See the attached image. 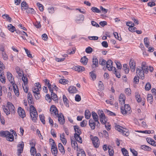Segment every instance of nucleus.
Here are the masks:
<instances>
[{"mask_svg":"<svg viewBox=\"0 0 156 156\" xmlns=\"http://www.w3.org/2000/svg\"><path fill=\"white\" fill-rule=\"evenodd\" d=\"M77 156H86L85 152L84 151H81L77 154Z\"/></svg>","mask_w":156,"mask_h":156,"instance_id":"nucleus-64","label":"nucleus"},{"mask_svg":"<svg viewBox=\"0 0 156 156\" xmlns=\"http://www.w3.org/2000/svg\"><path fill=\"white\" fill-rule=\"evenodd\" d=\"M87 121L86 120H84L80 122V126L82 127H85L86 126L87 124Z\"/></svg>","mask_w":156,"mask_h":156,"instance_id":"nucleus-63","label":"nucleus"},{"mask_svg":"<svg viewBox=\"0 0 156 156\" xmlns=\"http://www.w3.org/2000/svg\"><path fill=\"white\" fill-rule=\"evenodd\" d=\"M74 137L76 140H77L79 143H82V138L80 136V135H74Z\"/></svg>","mask_w":156,"mask_h":156,"instance_id":"nucleus-37","label":"nucleus"},{"mask_svg":"<svg viewBox=\"0 0 156 156\" xmlns=\"http://www.w3.org/2000/svg\"><path fill=\"white\" fill-rule=\"evenodd\" d=\"M24 146V143L22 142L20 144H19L17 146V151L18 154V156H20V154L23 151Z\"/></svg>","mask_w":156,"mask_h":156,"instance_id":"nucleus-8","label":"nucleus"},{"mask_svg":"<svg viewBox=\"0 0 156 156\" xmlns=\"http://www.w3.org/2000/svg\"><path fill=\"white\" fill-rule=\"evenodd\" d=\"M3 111L7 115H8L10 114H14L15 113V109L13 105L10 102H8L7 106H4L2 107Z\"/></svg>","mask_w":156,"mask_h":156,"instance_id":"nucleus-1","label":"nucleus"},{"mask_svg":"<svg viewBox=\"0 0 156 156\" xmlns=\"http://www.w3.org/2000/svg\"><path fill=\"white\" fill-rule=\"evenodd\" d=\"M22 80L23 82L24 85L26 86L28 83V78L26 76H23L22 77Z\"/></svg>","mask_w":156,"mask_h":156,"instance_id":"nucleus-52","label":"nucleus"},{"mask_svg":"<svg viewBox=\"0 0 156 156\" xmlns=\"http://www.w3.org/2000/svg\"><path fill=\"white\" fill-rule=\"evenodd\" d=\"M65 134L64 133L60 134V139L64 145L66 144L67 142L65 138Z\"/></svg>","mask_w":156,"mask_h":156,"instance_id":"nucleus-24","label":"nucleus"},{"mask_svg":"<svg viewBox=\"0 0 156 156\" xmlns=\"http://www.w3.org/2000/svg\"><path fill=\"white\" fill-rule=\"evenodd\" d=\"M58 148L59 150L62 152L63 153H65V150L63 146L61 143L58 144Z\"/></svg>","mask_w":156,"mask_h":156,"instance_id":"nucleus-38","label":"nucleus"},{"mask_svg":"<svg viewBox=\"0 0 156 156\" xmlns=\"http://www.w3.org/2000/svg\"><path fill=\"white\" fill-rule=\"evenodd\" d=\"M108 148L109 155L110 156H113L114 152L112 149V147L111 146H109L108 147Z\"/></svg>","mask_w":156,"mask_h":156,"instance_id":"nucleus-35","label":"nucleus"},{"mask_svg":"<svg viewBox=\"0 0 156 156\" xmlns=\"http://www.w3.org/2000/svg\"><path fill=\"white\" fill-rule=\"evenodd\" d=\"M121 151L124 156H129L128 152L125 148H122Z\"/></svg>","mask_w":156,"mask_h":156,"instance_id":"nucleus-50","label":"nucleus"},{"mask_svg":"<svg viewBox=\"0 0 156 156\" xmlns=\"http://www.w3.org/2000/svg\"><path fill=\"white\" fill-rule=\"evenodd\" d=\"M104 111L105 113L107 114L108 115L111 116H115L116 115L115 114L114 112H113L110 111L108 110L107 109H105Z\"/></svg>","mask_w":156,"mask_h":156,"instance_id":"nucleus-42","label":"nucleus"},{"mask_svg":"<svg viewBox=\"0 0 156 156\" xmlns=\"http://www.w3.org/2000/svg\"><path fill=\"white\" fill-rule=\"evenodd\" d=\"M92 115L94 121L97 122V126L98 127L100 125V123L98 121V117L97 114L94 112H92Z\"/></svg>","mask_w":156,"mask_h":156,"instance_id":"nucleus-9","label":"nucleus"},{"mask_svg":"<svg viewBox=\"0 0 156 156\" xmlns=\"http://www.w3.org/2000/svg\"><path fill=\"white\" fill-rule=\"evenodd\" d=\"M90 76L91 78L92 79V80H94L96 79V75L94 73L93 71L90 72Z\"/></svg>","mask_w":156,"mask_h":156,"instance_id":"nucleus-54","label":"nucleus"},{"mask_svg":"<svg viewBox=\"0 0 156 156\" xmlns=\"http://www.w3.org/2000/svg\"><path fill=\"white\" fill-rule=\"evenodd\" d=\"M93 51L92 48L90 47H88L86 49V52L87 53H90Z\"/></svg>","mask_w":156,"mask_h":156,"instance_id":"nucleus-61","label":"nucleus"},{"mask_svg":"<svg viewBox=\"0 0 156 156\" xmlns=\"http://www.w3.org/2000/svg\"><path fill=\"white\" fill-rule=\"evenodd\" d=\"M125 100V97L124 94H121L119 98V103L121 105H124Z\"/></svg>","mask_w":156,"mask_h":156,"instance_id":"nucleus-16","label":"nucleus"},{"mask_svg":"<svg viewBox=\"0 0 156 156\" xmlns=\"http://www.w3.org/2000/svg\"><path fill=\"white\" fill-rule=\"evenodd\" d=\"M89 125L92 130H94L95 128L96 125L97 126V122L92 119H90L89 122Z\"/></svg>","mask_w":156,"mask_h":156,"instance_id":"nucleus-14","label":"nucleus"},{"mask_svg":"<svg viewBox=\"0 0 156 156\" xmlns=\"http://www.w3.org/2000/svg\"><path fill=\"white\" fill-rule=\"evenodd\" d=\"M44 82L45 83V84L47 85V86L48 87V88L49 89L50 91H52V90H51V85L49 82V80L47 79H45V80H44Z\"/></svg>","mask_w":156,"mask_h":156,"instance_id":"nucleus-43","label":"nucleus"},{"mask_svg":"<svg viewBox=\"0 0 156 156\" xmlns=\"http://www.w3.org/2000/svg\"><path fill=\"white\" fill-rule=\"evenodd\" d=\"M74 128L75 132L74 135H80L81 133V129H79V127L77 126H74Z\"/></svg>","mask_w":156,"mask_h":156,"instance_id":"nucleus-22","label":"nucleus"},{"mask_svg":"<svg viewBox=\"0 0 156 156\" xmlns=\"http://www.w3.org/2000/svg\"><path fill=\"white\" fill-rule=\"evenodd\" d=\"M84 16L82 14L79 15L76 20V21H83L84 20Z\"/></svg>","mask_w":156,"mask_h":156,"instance_id":"nucleus-46","label":"nucleus"},{"mask_svg":"<svg viewBox=\"0 0 156 156\" xmlns=\"http://www.w3.org/2000/svg\"><path fill=\"white\" fill-rule=\"evenodd\" d=\"M91 10L93 12L96 13H99L101 12V10L98 8L95 7H93L91 8Z\"/></svg>","mask_w":156,"mask_h":156,"instance_id":"nucleus-53","label":"nucleus"},{"mask_svg":"<svg viewBox=\"0 0 156 156\" xmlns=\"http://www.w3.org/2000/svg\"><path fill=\"white\" fill-rule=\"evenodd\" d=\"M141 68L144 70L145 73H148V66L146 62H142Z\"/></svg>","mask_w":156,"mask_h":156,"instance_id":"nucleus-18","label":"nucleus"},{"mask_svg":"<svg viewBox=\"0 0 156 156\" xmlns=\"http://www.w3.org/2000/svg\"><path fill=\"white\" fill-rule=\"evenodd\" d=\"M7 78L9 81L11 83H13L14 78L12 77V74L9 72H8L7 73Z\"/></svg>","mask_w":156,"mask_h":156,"instance_id":"nucleus-21","label":"nucleus"},{"mask_svg":"<svg viewBox=\"0 0 156 156\" xmlns=\"http://www.w3.org/2000/svg\"><path fill=\"white\" fill-rule=\"evenodd\" d=\"M12 86L13 91L15 95L17 96H19V93L17 86L16 85L15 83H13Z\"/></svg>","mask_w":156,"mask_h":156,"instance_id":"nucleus-19","label":"nucleus"},{"mask_svg":"<svg viewBox=\"0 0 156 156\" xmlns=\"http://www.w3.org/2000/svg\"><path fill=\"white\" fill-rule=\"evenodd\" d=\"M18 113L19 115L22 118H24L26 116L25 112L24 110L20 107L18 108Z\"/></svg>","mask_w":156,"mask_h":156,"instance_id":"nucleus-10","label":"nucleus"},{"mask_svg":"<svg viewBox=\"0 0 156 156\" xmlns=\"http://www.w3.org/2000/svg\"><path fill=\"white\" fill-rule=\"evenodd\" d=\"M30 152L32 156H35L36 154V149L34 147H32L30 149Z\"/></svg>","mask_w":156,"mask_h":156,"instance_id":"nucleus-32","label":"nucleus"},{"mask_svg":"<svg viewBox=\"0 0 156 156\" xmlns=\"http://www.w3.org/2000/svg\"><path fill=\"white\" fill-rule=\"evenodd\" d=\"M134 23H133L131 24L130 25V27H129V31H130L132 32H134L136 31V27H134Z\"/></svg>","mask_w":156,"mask_h":156,"instance_id":"nucleus-40","label":"nucleus"},{"mask_svg":"<svg viewBox=\"0 0 156 156\" xmlns=\"http://www.w3.org/2000/svg\"><path fill=\"white\" fill-rule=\"evenodd\" d=\"M136 73L137 76H139L142 80L144 78V71L141 68L140 66L136 67Z\"/></svg>","mask_w":156,"mask_h":156,"instance_id":"nucleus-4","label":"nucleus"},{"mask_svg":"<svg viewBox=\"0 0 156 156\" xmlns=\"http://www.w3.org/2000/svg\"><path fill=\"white\" fill-rule=\"evenodd\" d=\"M139 78L138 76H135L133 79V82L136 84L138 83L139 82Z\"/></svg>","mask_w":156,"mask_h":156,"instance_id":"nucleus-59","label":"nucleus"},{"mask_svg":"<svg viewBox=\"0 0 156 156\" xmlns=\"http://www.w3.org/2000/svg\"><path fill=\"white\" fill-rule=\"evenodd\" d=\"M56 116L58 117V121L59 123L61 125L64 124L65 122V119L63 115L61 113L58 114V115H57Z\"/></svg>","mask_w":156,"mask_h":156,"instance_id":"nucleus-12","label":"nucleus"},{"mask_svg":"<svg viewBox=\"0 0 156 156\" xmlns=\"http://www.w3.org/2000/svg\"><path fill=\"white\" fill-rule=\"evenodd\" d=\"M0 80L2 83H5V79L4 76V75L0 74Z\"/></svg>","mask_w":156,"mask_h":156,"instance_id":"nucleus-51","label":"nucleus"},{"mask_svg":"<svg viewBox=\"0 0 156 156\" xmlns=\"http://www.w3.org/2000/svg\"><path fill=\"white\" fill-rule=\"evenodd\" d=\"M141 149L146 151H150L151 148V147L146 145H142L141 146Z\"/></svg>","mask_w":156,"mask_h":156,"instance_id":"nucleus-36","label":"nucleus"},{"mask_svg":"<svg viewBox=\"0 0 156 156\" xmlns=\"http://www.w3.org/2000/svg\"><path fill=\"white\" fill-rule=\"evenodd\" d=\"M127 130H128L127 129L126 130L125 129H123L121 132V133H122L123 135H124L126 136H128L129 134V133L127 131Z\"/></svg>","mask_w":156,"mask_h":156,"instance_id":"nucleus-62","label":"nucleus"},{"mask_svg":"<svg viewBox=\"0 0 156 156\" xmlns=\"http://www.w3.org/2000/svg\"><path fill=\"white\" fill-rule=\"evenodd\" d=\"M39 117L40 119L41 120L42 122L44 124H45V121L44 120V116L43 115H40Z\"/></svg>","mask_w":156,"mask_h":156,"instance_id":"nucleus-58","label":"nucleus"},{"mask_svg":"<svg viewBox=\"0 0 156 156\" xmlns=\"http://www.w3.org/2000/svg\"><path fill=\"white\" fill-rule=\"evenodd\" d=\"M51 90H52V91H50V92H51V98L53 100L55 101H56L58 99L57 98V96L54 93H53V90L51 88Z\"/></svg>","mask_w":156,"mask_h":156,"instance_id":"nucleus-29","label":"nucleus"},{"mask_svg":"<svg viewBox=\"0 0 156 156\" xmlns=\"http://www.w3.org/2000/svg\"><path fill=\"white\" fill-rule=\"evenodd\" d=\"M68 91L70 93H76L77 91L76 87L73 86H70L69 88Z\"/></svg>","mask_w":156,"mask_h":156,"instance_id":"nucleus-20","label":"nucleus"},{"mask_svg":"<svg viewBox=\"0 0 156 156\" xmlns=\"http://www.w3.org/2000/svg\"><path fill=\"white\" fill-rule=\"evenodd\" d=\"M147 101L150 103H152L153 102V97L152 95L151 94H148L147 96Z\"/></svg>","mask_w":156,"mask_h":156,"instance_id":"nucleus-34","label":"nucleus"},{"mask_svg":"<svg viewBox=\"0 0 156 156\" xmlns=\"http://www.w3.org/2000/svg\"><path fill=\"white\" fill-rule=\"evenodd\" d=\"M114 74L118 78H120L121 76L120 73L119 71H117L115 67H114Z\"/></svg>","mask_w":156,"mask_h":156,"instance_id":"nucleus-49","label":"nucleus"},{"mask_svg":"<svg viewBox=\"0 0 156 156\" xmlns=\"http://www.w3.org/2000/svg\"><path fill=\"white\" fill-rule=\"evenodd\" d=\"M92 60L93 64L92 67L93 69H95V68L98 67V60L96 57H93Z\"/></svg>","mask_w":156,"mask_h":156,"instance_id":"nucleus-15","label":"nucleus"},{"mask_svg":"<svg viewBox=\"0 0 156 156\" xmlns=\"http://www.w3.org/2000/svg\"><path fill=\"white\" fill-rule=\"evenodd\" d=\"M71 144L73 147H78V145L76 142V140H71Z\"/></svg>","mask_w":156,"mask_h":156,"instance_id":"nucleus-57","label":"nucleus"},{"mask_svg":"<svg viewBox=\"0 0 156 156\" xmlns=\"http://www.w3.org/2000/svg\"><path fill=\"white\" fill-rule=\"evenodd\" d=\"M41 89V87L40 86L38 87V88L37 87H34L32 88V91L34 93L39 92V91Z\"/></svg>","mask_w":156,"mask_h":156,"instance_id":"nucleus-33","label":"nucleus"},{"mask_svg":"<svg viewBox=\"0 0 156 156\" xmlns=\"http://www.w3.org/2000/svg\"><path fill=\"white\" fill-rule=\"evenodd\" d=\"M73 70L78 71L79 72H82L84 71L85 69L83 66H74L73 68Z\"/></svg>","mask_w":156,"mask_h":156,"instance_id":"nucleus-17","label":"nucleus"},{"mask_svg":"<svg viewBox=\"0 0 156 156\" xmlns=\"http://www.w3.org/2000/svg\"><path fill=\"white\" fill-rule=\"evenodd\" d=\"M21 7L22 10H25L28 9V5L25 1H23L21 4Z\"/></svg>","mask_w":156,"mask_h":156,"instance_id":"nucleus-23","label":"nucleus"},{"mask_svg":"<svg viewBox=\"0 0 156 156\" xmlns=\"http://www.w3.org/2000/svg\"><path fill=\"white\" fill-rule=\"evenodd\" d=\"M98 114L101 122L102 124H105L106 122L107 119L103 112L102 110H99Z\"/></svg>","mask_w":156,"mask_h":156,"instance_id":"nucleus-5","label":"nucleus"},{"mask_svg":"<svg viewBox=\"0 0 156 156\" xmlns=\"http://www.w3.org/2000/svg\"><path fill=\"white\" fill-rule=\"evenodd\" d=\"M59 82L60 83L63 84H67L69 82V81L68 80L62 79H60Z\"/></svg>","mask_w":156,"mask_h":156,"instance_id":"nucleus-48","label":"nucleus"},{"mask_svg":"<svg viewBox=\"0 0 156 156\" xmlns=\"http://www.w3.org/2000/svg\"><path fill=\"white\" fill-rule=\"evenodd\" d=\"M30 113L32 120L35 121L37 117V114L35 108L32 105L30 106Z\"/></svg>","mask_w":156,"mask_h":156,"instance_id":"nucleus-3","label":"nucleus"},{"mask_svg":"<svg viewBox=\"0 0 156 156\" xmlns=\"http://www.w3.org/2000/svg\"><path fill=\"white\" fill-rule=\"evenodd\" d=\"M112 62L111 60H108L106 62V67L109 71L112 70L114 69V67L112 65Z\"/></svg>","mask_w":156,"mask_h":156,"instance_id":"nucleus-13","label":"nucleus"},{"mask_svg":"<svg viewBox=\"0 0 156 156\" xmlns=\"http://www.w3.org/2000/svg\"><path fill=\"white\" fill-rule=\"evenodd\" d=\"M50 112L53 115L55 116L58 115V110L56 107L54 105H52L51 106L50 108Z\"/></svg>","mask_w":156,"mask_h":156,"instance_id":"nucleus-6","label":"nucleus"},{"mask_svg":"<svg viewBox=\"0 0 156 156\" xmlns=\"http://www.w3.org/2000/svg\"><path fill=\"white\" fill-rule=\"evenodd\" d=\"M88 59L86 56L83 57L80 59V62L84 65H86L88 62Z\"/></svg>","mask_w":156,"mask_h":156,"instance_id":"nucleus-31","label":"nucleus"},{"mask_svg":"<svg viewBox=\"0 0 156 156\" xmlns=\"http://www.w3.org/2000/svg\"><path fill=\"white\" fill-rule=\"evenodd\" d=\"M151 86L149 83H147L145 86V89L146 90H149L151 89Z\"/></svg>","mask_w":156,"mask_h":156,"instance_id":"nucleus-60","label":"nucleus"},{"mask_svg":"<svg viewBox=\"0 0 156 156\" xmlns=\"http://www.w3.org/2000/svg\"><path fill=\"white\" fill-rule=\"evenodd\" d=\"M16 72L18 74L19 76H21L23 75V71L20 69L19 67H16Z\"/></svg>","mask_w":156,"mask_h":156,"instance_id":"nucleus-25","label":"nucleus"},{"mask_svg":"<svg viewBox=\"0 0 156 156\" xmlns=\"http://www.w3.org/2000/svg\"><path fill=\"white\" fill-rule=\"evenodd\" d=\"M106 62H106V60L102 58L101 59L99 60V64L103 66H105L106 64Z\"/></svg>","mask_w":156,"mask_h":156,"instance_id":"nucleus-44","label":"nucleus"},{"mask_svg":"<svg viewBox=\"0 0 156 156\" xmlns=\"http://www.w3.org/2000/svg\"><path fill=\"white\" fill-rule=\"evenodd\" d=\"M135 94V97L137 101L138 102H140L141 101V99L140 98V95H138V93H136Z\"/></svg>","mask_w":156,"mask_h":156,"instance_id":"nucleus-55","label":"nucleus"},{"mask_svg":"<svg viewBox=\"0 0 156 156\" xmlns=\"http://www.w3.org/2000/svg\"><path fill=\"white\" fill-rule=\"evenodd\" d=\"M115 129L119 132H121L123 129L126 130V129L118 125H116L115 126Z\"/></svg>","mask_w":156,"mask_h":156,"instance_id":"nucleus-26","label":"nucleus"},{"mask_svg":"<svg viewBox=\"0 0 156 156\" xmlns=\"http://www.w3.org/2000/svg\"><path fill=\"white\" fill-rule=\"evenodd\" d=\"M8 30L12 32H13L16 30L15 27L11 24H9L7 26Z\"/></svg>","mask_w":156,"mask_h":156,"instance_id":"nucleus-27","label":"nucleus"},{"mask_svg":"<svg viewBox=\"0 0 156 156\" xmlns=\"http://www.w3.org/2000/svg\"><path fill=\"white\" fill-rule=\"evenodd\" d=\"M124 105L121 107V112L122 114L124 115L130 113L131 111L129 105L128 104H124Z\"/></svg>","mask_w":156,"mask_h":156,"instance_id":"nucleus-2","label":"nucleus"},{"mask_svg":"<svg viewBox=\"0 0 156 156\" xmlns=\"http://www.w3.org/2000/svg\"><path fill=\"white\" fill-rule=\"evenodd\" d=\"M144 43L145 46L148 48L149 44V41L148 38L147 37H145L144 39Z\"/></svg>","mask_w":156,"mask_h":156,"instance_id":"nucleus-47","label":"nucleus"},{"mask_svg":"<svg viewBox=\"0 0 156 156\" xmlns=\"http://www.w3.org/2000/svg\"><path fill=\"white\" fill-rule=\"evenodd\" d=\"M9 134V132L7 131H2L0 132V136L3 137H5Z\"/></svg>","mask_w":156,"mask_h":156,"instance_id":"nucleus-30","label":"nucleus"},{"mask_svg":"<svg viewBox=\"0 0 156 156\" xmlns=\"http://www.w3.org/2000/svg\"><path fill=\"white\" fill-rule=\"evenodd\" d=\"M63 99L64 103L66 104V106L68 107H69V105L68 103V100L66 96L64 95L63 96Z\"/></svg>","mask_w":156,"mask_h":156,"instance_id":"nucleus-45","label":"nucleus"},{"mask_svg":"<svg viewBox=\"0 0 156 156\" xmlns=\"http://www.w3.org/2000/svg\"><path fill=\"white\" fill-rule=\"evenodd\" d=\"M6 137V140L10 141H12L14 140V136L12 134H11L9 132V134Z\"/></svg>","mask_w":156,"mask_h":156,"instance_id":"nucleus-28","label":"nucleus"},{"mask_svg":"<svg viewBox=\"0 0 156 156\" xmlns=\"http://www.w3.org/2000/svg\"><path fill=\"white\" fill-rule=\"evenodd\" d=\"M26 10V12L28 13H34V10L32 8H29L28 7Z\"/></svg>","mask_w":156,"mask_h":156,"instance_id":"nucleus-56","label":"nucleus"},{"mask_svg":"<svg viewBox=\"0 0 156 156\" xmlns=\"http://www.w3.org/2000/svg\"><path fill=\"white\" fill-rule=\"evenodd\" d=\"M91 115L90 113L88 110H86L85 112V118L87 119H90Z\"/></svg>","mask_w":156,"mask_h":156,"instance_id":"nucleus-39","label":"nucleus"},{"mask_svg":"<svg viewBox=\"0 0 156 156\" xmlns=\"http://www.w3.org/2000/svg\"><path fill=\"white\" fill-rule=\"evenodd\" d=\"M129 66L131 69V71L132 72H134L136 69V63L134 59H130Z\"/></svg>","mask_w":156,"mask_h":156,"instance_id":"nucleus-7","label":"nucleus"},{"mask_svg":"<svg viewBox=\"0 0 156 156\" xmlns=\"http://www.w3.org/2000/svg\"><path fill=\"white\" fill-rule=\"evenodd\" d=\"M123 69L125 71V73L127 74L129 73V69L128 66L126 64H124L123 66Z\"/></svg>","mask_w":156,"mask_h":156,"instance_id":"nucleus-41","label":"nucleus"},{"mask_svg":"<svg viewBox=\"0 0 156 156\" xmlns=\"http://www.w3.org/2000/svg\"><path fill=\"white\" fill-rule=\"evenodd\" d=\"M92 141L95 147L97 148L99 147V139L97 137L95 136L93 138Z\"/></svg>","mask_w":156,"mask_h":156,"instance_id":"nucleus-11","label":"nucleus"}]
</instances>
